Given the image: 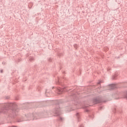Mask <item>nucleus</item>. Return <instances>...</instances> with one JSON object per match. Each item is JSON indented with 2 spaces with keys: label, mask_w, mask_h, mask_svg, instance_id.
I'll list each match as a JSON object with an SVG mask.
<instances>
[{
  "label": "nucleus",
  "mask_w": 127,
  "mask_h": 127,
  "mask_svg": "<svg viewBox=\"0 0 127 127\" xmlns=\"http://www.w3.org/2000/svg\"><path fill=\"white\" fill-rule=\"evenodd\" d=\"M38 69V66H37V65H35L34 67V70H35V71H37Z\"/></svg>",
  "instance_id": "16"
},
{
  "label": "nucleus",
  "mask_w": 127,
  "mask_h": 127,
  "mask_svg": "<svg viewBox=\"0 0 127 127\" xmlns=\"http://www.w3.org/2000/svg\"><path fill=\"white\" fill-rule=\"evenodd\" d=\"M117 76H118V73H115V75L113 76L112 79L116 80Z\"/></svg>",
  "instance_id": "12"
},
{
  "label": "nucleus",
  "mask_w": 127,
  "mask_h": 127,
  "mask_svg": "<svg viewBox=\"0 0 127 127\" xmlns=\"http://www.w3.org/2000/svg\"><path fill=\"white\" fill-rule=\"evenodd\" d=\"M3 64H4V65L5 64V63H4V62H2V63Z\"/></svg>",
  "instance_id": "27"
},
{
  "label": "nucleus",
  "mask_w": 127,
  "mask_h": 127,
  "mask_svg": "<svg viewBox=\"0 0 127 127\" xmlns=\"http://www.w3.org/2000/svg\"><path fill=\"white\" fill-rule=\"evenodd\" d=\"M27 108H28V105L24 104L22 105V110H26V109H27Z\"/></svg>",
  "instance_id": "11"
},
{
  "label": "nucleus",
  "mask_w": 127,
  "mask_h": 127,
  "mask_svg": "<svg viewBox=\"0 0 127 127\" xmlns=\"http://www.w3.org/2000/svg\"><path fill=\"white\" fill-rule=\"evenodd\" d=\"M109 90H115V89H117V85L116 84H111L109 85Z\"/></svg>",
  "instance_id": "10"
},
{
  "label": "nucleus",
  "mask_w": 127,
  "mask_h": 127,
  "mask_svg": "<svg viewBox=\"0 0 127 127\" xmlns=\"http://www.w3.org/2000/svg\"><path fill=\"white\" fill-rule=\"evenodd\" d=\"M113 112L114 114L116 113H119V114H122V109L119 108L118 107L114 108L113 110Z\"/></svg>",
  "instance_id": "8"
},
{
  "label": "nucleus",
  "mask_w": 127,
  "mask_h": 127,
  "mask_svg": "<svg viewBox=\"0 0 127 127\" xmlns=\"http://www.w3.org/2000/svg\"><path fill=\"white\" fill-rule=\"evenodd\" d=\"M75 116L76 117V119L77 120V122L79 123V122H81V113L79 112H76L75 114Z\"/></svg>",
  "instance_id": "9"
},
{
  "label": "nucleus",
  "mask_w": 127,
  "mask_h": 127,
  "mask_svg": "<svg viewBox=\"0 0 127 127\" xmlns=\"http://www.w3.org/2000/svg\"><path fill=\"white\" fill-rule=\"evenodd\" d=\"M99 110H103V106H100Z\"/></svg>",
  "instance_id": "23"
},
{
  "label": "nucleus",
  "mask_w": 127,
  "mask_h": 127,
  "mask_svg": "<svg viewBox=\"0 0 127 127\" xmlns=\"http://www.w3.org/2000/svg\"><path fill=\"white\" fill-rule=\"evenodd\" d=\"M0 73H3V70L1 69L0 70Z\"/></svg>",
  "instance_id": "24"
},
{
  "label": "nucleus",
  "mask_w": 127,
  "mask_h": 127,
  "mask_svg": "<svg viewBox=\"0 0 127 127\" xmlns=\"http://www.w3.org/2000/svg\"><path fill=\"white\" fill-rule=\"evenodd\" d=\"M19 112V109L12 103L0 104V115L1 114H8L7 120V121H10V122L20 123V122L24 121H34V120L41 119V118H43V116H45V111L43 112L28 113L25 115V118L28 119V120H25L21 116H17V114Z\"/></svg>",
  "instance_id": "1"
},
{
  "label": "nucleus",
  "mask_w": 127,
  "mask_h": 127,
  "mask_svg": "<svg viewBox=\"0 0 127 127\" xmlns=\"http://www.w3.org/2000/svg\"><path fill=\"white\" fill-rule=\"evenodd\" d=\"M106 102L107 100L105 99V97H100L98 99L95 98L92 100H85L83 102V108L85 112L88 113L89 117L90 118V119H94V114L91 113V110H90L89 107L93 106L92 104L96 105L100 103H106Z\"/></svg>",
  "instance_id": "2"
},
{
  "label": "nucleus",
  "mask_w": 127,
  "mask_h": 127,
  "mask_svg": "<svg viewBox=\"0 0 127 127\" xmlns=\"http://www.w3.org/2000/svg\"><path fill=\"white\" fill-rule=\"evenodd\" d=\"M49 93V92H48V90H46V93L47 94V93Z\"/></svg>",
  "instance_id": "26"
},
{
  "label": "nucleus",
  "mask_w": 127,
  "mask_h": 127,
  "mask_svg": "<svg viewBox=\"0 0 127 127\" xmlns=\"http://www.w3.org/2000/svg\"><path fill=\"white\" fill-rule=\"evenodd\" d=\"M46 97H47V95H46Z\"/></svg>",
  "instance_id": "31"
},
{
  "label": "nucleus",
  "mask_w": 127,
  "mask_h": 127,
  "mask_svg": "<svg viewBox=\"0 0 127 127\" xmlns=\"http://www.w3.org/2000/svg\"><path fill=\"white\" fill-rule=\"evenodd\" d=\"M20 61V60H18V62H19Z\"/></svg>",
  "instance_id": "29"
},
{
  "label": "nucleus",
  "mask_w": 127,
  "mask_h": 127,
  "mask_svg": "<svg viewBox=\"0 0 127 127\" xmlns=\"http://www.w3.org/2000/svg\"><path fill=\"white\" fill-rule=\"evenodd\" d=\"M5 99L6 100H8L9 99V96H6Z\"/></svg>",
  "instance_id": "22"
},
{
  "label": "nucleus",
  "mask_w": 127,
  "mask_h": 127,
  "mask_svg": "<svg viewBox=\"0 0 127 127\" xmlns=\"http://www.w3.org/2000/svg\"><path fill=\"white\" fill-rule=\"evenodd\" d=\"M68 99H69V101H71L68 103V106L65 107V111H67V112L74 111V109H73V106L76 107V106H78L79 104L78 96L74 93H72L69 95Z\"/></svg>",
  "instance_id": "3"
},
{
  "label": "nucleus",
  "mask_w": 127,
  "mask_h": 127,
  "mask_svg": "<svg viewBox=\"0 0 127 127\" xmlns=\"http://www.w3.org/2000/svg\"><path fill=\"white\" fill-rule=\"evenodd\" d=\"M56 83L57 84V85H60L62 87H53L52 89L54 90L55 92H56V93H57L58 95H61V94H63L64 92L67 91L66 87L63 85V83H62V82H61V81L60 80V78H59V77H58V80L56 81Z\"/></svg>",
  "instance_id": "5"
},
{
  "label": "nucleus",
  "mask_w": 127,
  "mask_h": 127,
  "mask_svg": "<svg viewBox=\"0 0 127 127\" xmlns=\"http://www.w3.org/2000/svg\"><path fill=\"white\" fill-rule=\"evenodd\" d=\"M16 100H18V99H16Z\"/></svg>",
  "instance_id": "32"
},
{
  "label": "nucleus",
  "mask_w": 127,
  "mask_h": 127,
  "mask_svg": "<svg viewBox=\"0 0 127 127\" xmlns=\"http://www.w3.org/2000/svg\"><path fill=\"white\" fill-rule=\"evenodd\" d=\"M9 127H17L15 126H9Z\"/></svg>",
  "instance_id": "25"
},
{
  "label": "nucleus",
  "mask_w": 127,
  "mask_h": 127,
  "mask_svg": "<svg viewBox=\"0 0 127 127\" xmlns=\"http://www.w3.org/2000/svg\"><path fill=\"white\" fill-rule=\"evenodd\" d=\"M58 55L59 57H61L62 56H63V53L58 52Z\"/></svg>",
  "instance_id": "14"
},
{
  "label": "nucleus",
  "mask_w": 127,
  "mask_h": 127,
  "mask_svg": "<svg viewBox=\"0 0 127 127\" xmlns=\"http://www.w3.org/2000/svg\"><path fill=\"white\" fill-rule=\"evenodd\" d=\"M63 79L64 80H66V78H65V77H64Z\"/></svg>",
  "instance_id": "28"
},
{
  "label": "nucleus",
  "mask_w": 127,
  "mask_h": 127,
  "mask_svg": "<svg viewBox=\"0 0 127 127\" xmlns=\"http://www.w3.org/2000/svg\"><path fill=\"white\" fill-rule=\"evenodd\" d=\"M101 83H102V81H98L97 83V86H95L94 88H96V89H99L100 91H103L104 89H103L102 86H101Z\"/></svg>",
  "instance_id": "7"
},
{
  "label": "nucleus",
  "mask_w": 127,
  "mask_h": 127,
  "mask_svg": "<svg viewBox=\"0 0 127 127\" xmlns=\"http://www.w3.org/2000/svg\"><path fill=\"white\" fill-rule=\"evenodd\" d=\"M48 61H49V62H52V59L51 58L49 59Z\"/></svg>",
  "instance_id": "21"
},
{
  "label": "nucleus",
  "mask_w": 127,
  "mask_h": 127,
  "mask_svg": "<svg viewBox=\"0 0 127 127\" xmlns=\"http://www.w3.org/2000/svg\"><path fill=\"white\" fill-rule=\"evenodd\" d=\"M120 120L121 119L119 118V117H116L113 122H119Z\"/></svg>",
  "instance_id": "15"
},
{
  "label": "nucleus",
  "mask_w": 127,
  "mask_h": 127,
  "mask_svg": "<svg viewBox=\"0 0 127 127\" xmlns=\"http://www.w3.org/2000/svg\"><path fill=\"white\" fill-rule=\"evenodd\" d=\"M45 102L40 103H35L33 105L34 106V108H38V107H45Z\"/></svg>",
  "instance_id": "6"
},
{
  "label": "nucleus",
  "mask_w": 127,
  "mask_h": 127,
  "mask_svg": "<svg viewBox=\"0 0 127 127\" xmlns=\"http://www.w3.org/2000/svg\"><path fill=\"white\" fill-rule=\"evenodd\" d=\"M63 103V101L62 100H56L54 102V105L56 107L53 110L51 114H54L55 117H58V122H63L64 121V118L60 116V115H61V109L59 106L60 104H62Z\"/></svg>",
  "instance_id": "4"
},
{
  "label": "nucleus",
  "mask_w": 127,
  "mask_h": 127,
  "mask_svg": "<svg viewBox=\"0 0 127 127\" xmlns=\"http://www.w3.org/2000/svg\"><path fill=\"white\" fill-rule=\"evenodd\" d=\"M74 48H75V49H77V44H75L74 45H73Z\"/></svg>",
  "instance_id": "19"
},
{
  "label": "nucleus",
  "mask_w": 127,
  "mask_h": 127,
  "mask_svg": "<svg viewBox=\"0 0 127 127\" xmlns=\"http://www.w3.org/2000/svg\"><path fill=\"white\" fill-rule=\"evenodd\" d=\"M41 89V87H40V86H38V87H37V90H38V91L39 92L40 91V89Z\"/></svg>",
  "instance_id": "18"
},
{
  "label": "nucleus",
  "mask_w": 127,
  "mask_h": 127,
  "mask_svg": "<svg viewBox=\"0 0 127 127\" xmlns=\"http://www.w3.org/2000/svg\"><path fill=\"white\" fill-rule=\"evenodd\" d=\"M23 81H26V80H23Z\"/></svg>",
  "instance_id": "30"
},
{
  "label": "nucleus",
  "mask_w": 127,
  "mask_h": 127,
  "mask_svg": "<svg viewBox=\"0 0 127 127\" xmlns=\"http://www.w3.org/2000/svg\"><path fill=\"white\" fill-rule=\"evenodd\" d=\"M124 98L127 99V91H125L124 93Z\"/></svg>",
  "instance_id": "13"
},
{
  "label": "nucleus",
  "mask_w": 127,
  "mask_h": 127,
  "mask_svg": "<svg viewBox=\"0 0 127 127\" xmlns=\"http://www.w3.org/2000/svg\"><path fill=\"white\" fill-rule=\"evenodd\" d=\"M78 127H84V125L83 124H80Z\"/></svg>",
  "instance_id": "20"
},
{
  "label": "nucleus",
  "mask_w": 127,
  "mask_h": 127,
  "mask_svg": "<svg viewBox=\"0 0 127 127\" xmlns=\"http://www.w3.org/2000/svg\"><path fill=\"white\" fill-rule=\"evenodd\" d=\"M29 60H30L31 62L33 61V60H34V58L33 57L29 58Z\"/></svg>",
  "instance_id": "17"
}]
</instances>
